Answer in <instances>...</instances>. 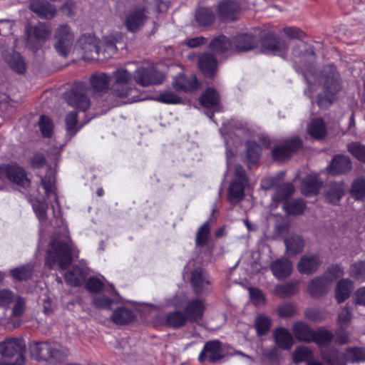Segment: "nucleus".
Here are the masks:
<instances>
[{"label": "nucleus", "instance_id": "f257e3e1", "mask_svg": "<svg viewBox=\"0 0 365 365\" xmlns=\"http://www.w3.org/2000/svg\"><path fill=\"white\" fill-rule=\"evenodd\" d=\"M73 251V245L71 240L64 242L58 239L51 241L46 252V266L53 269L58 264L60 269H66L72 261Z\"/></svg>", "mask_w": 365, "mask_h": 365}, {"label": "nucleus", "instance_id": "f03ea898", "mask_svg": "<svg viewBox=\"0 0 365 365\" xmlns=\"http://www.w3.org/2000/svg\"><path fill=\"white\" fill-rule=\"evenodd\" d=\"M319 83H322L325 94L324 96L322 94L318 95L317 104L319 108H326L331 104L334 95L341 88L339 74L336 68L332 66L325 67L322 76L319 79Z\"/></svg>", "mask_w": 365, "mask_h": 365}, {"label": "nucleus", "instance_id": "7ed1b4c3", "mask_svg": "<svg viewBox=\"0 0 365 365\" xmlns=\"http://www.w3.org/2000/svg\"><path fill=\"white\" fill-rule=\"evenodd\" d=\"M110 78V91L113 96L121 98H128L131 101H137L136 89L128 86L133 76L125 68H119L114 71Z\"/></svg>", "mask_w": 365, "mask_h": 365}, {"label": "nucleus", "instance_id": "20e7f679", "mask_svg": "<svg viewBox=\"0 0 365 365\" xmlns=\"http://www.w3.org/2000/svg\"><path fill=\"white\" fill-rule=\"evenodd\" d=\"M31 354L38 361L58 363L68 356V351L56 344L40 342L31 346Z\"/></svg>", "mask_w": 365, "mask_h": 365}, {"label": "nucleus", "instance_id": "39448f33", "mask_svg": "<svg viewBox=\"0 0 365 365\" xmlns=\"http://www.w3.org/2000/svg\"><path fill=\"white\" fill-rule=\"evenodd\" d=\"M26 344L22 339L9 338L0 343V354L5 359H14L7 365H23L25 359Z\"/></svg>", "mask_w": 365, "mask_h": 365}, {"label": "nucleus", "instance_id": "423d86ee", "mask_svg": "<svg viewBox=\"0 0 365 365\" xmlns=\"http://www.w3.org/2000/svg\"><path fill=\"white\" fill-rule=\"evenodd\" d=\"M247 183L248 180L245 170L241 165H236L235 179L231 182L227 192V199L231 204L235 205L244 198V191Z\"/></svg>", "mask_w": 365, "mask_h": 365}, {"label": "nucleus", "instance_id": "0eeeda50", "mask_svg": "<svg viewBox=\"0 0 365 365\" xmlns=\"http://www.w3.org/2000/svg\"><path fill=\"white\" fill-rule=\"evenodd\" d=\"M90 93L91 89L87 85L83 83H78L65 93V98L71 106L85 111L90 106L88 98Z\"/></svg>", "mask_w": 365, "mask_h": 365}, {"label": "nucleus", "instance_id": "6e6552de", "mask_svg": "<svg viewBox=\"0 0 365 365\" xmlns=\"http://www.w3.org/2000/svg\"><path fill=\"white\" fill-rule=\"evenodd\" d=\"M228 353L225 351L223 344L219 340H210L207 341L199 355L200 363H217L225 358Z\"/></svg>", "mask_w": 365, "mask_h": 365}, {"label": "nucleus", "instance_id": "1a4fd4ad", "mask_svg": "<svg viewBox=\"0 0 365 365\" xmlns=\"http://www.w3.org/2000/svg\"><path fill=\"white\" fill-rule=\"evenodd\" d=\"M55 40L56 50L59 54L65 56L73 45L74 34L68 25L63 24L57 29L55 34Z\"/></svg>", "mask_w": 365, "mask_h": 365}, {"label": "nucleus", "instance_id": "9d476101", "mask_svg": "<svg viewBox=\"0 0 365 365\" xmlns=\"http://www.w3.org/2000/svg\"><path fill=\"white\" fill-rule=\"evenodd\" d=\"M134 78L137 83L142 86H148L152 84H159L163 81V75L158 71L153 66L148 68H139L134 74Z\"/></svg>", "mask_w": 365, "mask_h": 365}, {"label": "nucleus", "instance_id": "9b49d317", "mask_svg": "<svg viewBox=\"0 0 365 365\" xmlns=\"http://www.w3.org/2000/svg\"><path fill=\"white\" fill-rule=\"evenodd\" d=\"M1 174H5L10 182L23 187H26L30 185V180L24 169L16 163L0 168V175Z\"/></svg>", "mask_w": 365, "mask_h": 365}, {"label": "nucleus", "instance_id": "f8f14e48", "mask_svg": "<svg viewBox=\"0 0 365 365\" xmlns=\"http://www.w3.org/2000/svg\"><path fill=\"white\" fill-rule=\"evenodd\" d=\"M78 43L83 53V58L86 60L96 58L101 51V47L98 46V39L94 35H82Z\"/></svg>", "mask_w": 365, "mask_h": 365}, {"label": "nucleus", "instance_id": "ddd939ff", "mask_svg": "<svg viewBox=\"0 0 365 365\" xmlns=\"http://www.w3.org/2000/svg\"><path fill=\"white\" fill-rule=\"evenodd\" d=\"M205 309V300L197 297L188 299L183 307L185 314L192 323L202 319Z\"/></svg>", "mask_w": 365, "mask_h": 365}, {"label": "nucleus", "instance_id": "4468645a", "mask_svg": "<svg viewBox=\"0 0 365 365\" xmlns=\"http://www.w3.org/2000/svg\"><path fill=\"white\" fill-rule=\"evenodd\" d=\"M301 146V139L298 137H294L286 141L284 145L275 147L272 151V158L278 161L287 160L290 158L292 153Z\"/></svg>", "mask_w": 365, "mask_h": 365}, {"label": "nucleus", "instance_id": "2eb2a0df", "mask_svg": "<svg viewBox=\"0 0 365 365\" xmlns=\"http://www.w3.org/2000/svg\"><path fill=\"white\" fill-rule=\"evenodd\" d=\"M262 47L265 52L284 58L287 45L284 40L272 35L267 36L262 41Z\"/></svg>", "mask_w": 365, "mask_h": 365}, {"label": "nucleus", "instance_id": "dca6fc26", "mask_svg": "<svg viewBox=\"0 0 365 365\" xmlns=\"http://www.w3.org/2000/svg\"><path fill=\"white\" fill-rule=\"evenodd\" d=\"M191 283L197 294H203L210 291L211 285L208 275L201 268L196 269L191 277Z\"/></svg>", "mask_w": 365, "mask_h": 365}, {"label": "nucleus", "instance_id": "f3484780", "mask_svg": "<svg viewBox=\"0 0 365 365\" xmlns=\"http://www.w3.org/2000/svg\"><path fill=\"white\" fill-rule=\"evenodd\" d=\"M50 34V30L44 24H38L35 26H30L26 29L28 43L34 48L48 38Z\"/></svg>", "mask_w": 365, "mask_h": 365}, {"label": "nucleus", "instance_id": "a211bd4d", "mask_svg": "<svg viewBox=\"0 0 365 365\" xmlns=\"http://www.w3.org/2000/svg\"><path fill=\"white\" fill-rule=\"evenodd\" d=\"M147 16L144 9H138L130 11L125 21L127 29L130 32H136L145 24Z\"/></svg>", "mask_w": 365, "mask_h": 365}, {"label": "nucleus", "instance_id": "6ab92c4d", "mask_svg": "<svg viewBox=\"0 0 365 365\" xmlns=\"http://www.w3.org/2000/svg\"><path fill=\"white\" fill-rule=\"evenodd\" d=\"M269 267L273 275L278 279L287 278L292 272V264L286 258H279L273 261Z\"/></svg>", "mask_w": 365, "mask_h": 365}, {"label": "nucleus", "instance_id": "aec40b11", "mask_svg": "<svg viewBox=\"0 0 365 365\" xmlns=\"http://www.w3.org/2000/svg\"><path fill=\"white\" fill-rule=\"evenodd\" d=\"M29 7L42 19H51L56 14L55 6L46 0H31Z\"/></svg>", "mask_w": 365, "mask_h": 365}, {"label": "nucleus", "instance_id": "412c9836", "mask_svg": "<svg viewBox=\"0 0 365 365\" xmlns=\"http://www.w3.org/2000/svg\"><path fill=\"white\" fill-rule=\"evenodd\" d=\"M320 261L317 255L308 254L300 258L297 267L301 274L309 275L317 270Z\"/></svg>", "mask_w": 365, "mask_h": 365}, {"label": "nucleus", "instance_id": "4be33fe9", "mask_svg": "<svg viewBox=\"0 0 365 365\" xmlns=\"http://www.w3.org/2000/svg\"><path fill=\"white\" fill-rule=\"evenodd\" d=\"M172 86L178 91L187 92L195 90L197 87V78L194 75L186 76L184 74H178L173 78Z\"/></svg>", "mask_w": 365, "mask_h": 365}, {"label": "nucleus", "instance_id": "5701e85b", "mask_svg": "<svg viewBox=\"0 0 365 365\" xmlns=\"http://www.w3.org/2000/svg\"><path fill=\"white\" fill-rule=\"evenodd\" d=\"M238 10V5L231 0L222 1L219 4L217 7L219 18L225 21H232L235 19Z\"/></svg>", "mask_w": 365, "mask_h": 365}, {"label": "nucleus", "instance_id": "b1692460", "mask_svg": "<svg viewBox=\"0 0 365 365\" xmlns=\"http://www.w3.org/2000/svg\"><path fill=\"white\" fill-rule=\"evenodd\" d=\"M257 41L250 34H240L234 38L232 49L239 52L248 51L255 48Z\"/></svg>", "mask_w": 365, "mask_h": 365}, {"label": "nucleus", "instance_id": "393cba45", "mask_svg": "<svg viewBox=\"0 0 365 365\" xmlns=\"http://www.w3.org/2000/svg\"><path fill=\"white\" fill-rule=\"evenodd\" d=\"M123 40V35L120 32L112 33L103 38L102 46L103 47L104 58H108L113 56L117 51L116 43Z\"/></svg>", "mask_w": 365, "mask_h": 365}, {"label": "nucleus", "instance_id": "a878e982", "mask_svg": "<svg viewBox=\"0 0 365 365\" xmlns=\"http://www.w3.org/2000/svg\"><path fill=\"white\" fill-rule=\"evenodd\" d=\"M328 169L329 173L334 175L345 173L351 169V163L349 157L338 155L334 158Z\"/></svg>", "mask_w": 365, "mask_h": 365}, {"label": "nucleus", "instance_id": "bb28decb", "mask_svg": "<svg viewBox=\"0 0 365 365\" xmlns=\"http://www.w3.org/2000/svg\"><path fill=\"white\" fill-rule=\"evenodd\" d=\"M330 285L329 281L322 276L311 280L307 289L311 296L318 297L327 293L330 289Z\"/></svg>", "mask_w": 365, "mask_h": 365}, {"label": "nucleus", "instance_id": "cd10ccee", "mask_svg": "<svg viewBox=\"0 0 365 365\" xmlns=\"http://www.w3.org/2000/svg\"><path fill=\"white\" fill-rule=\"evenodd\" d=\"M198 66L205 76L212 78L217 71V61L210 53L202 54L198 60Z\"/></svg>", "mask_w": 365, "mask_h": 365}, {"label": "nucleus", "instance_id": "c85d7f7f", "mask_svg": "<svg viewBox=\"0 0 365 365\" xmlns=\"http://www.w3.org/2000/svg\"><path fill=\"white\" fill-rule=\"evenodd\" d=\"M292 331L299 341L310 342L314 337V331L302 322H295L292 326Z\"/></svg>", "mask_w": 365, "mask_h": 365}, {"label": "nucleus", "instance_id": "c756f323", "mask_svg": "<svg viewBox=\"0 0 365 365\" xmlns=\"http://www.w3.org/2000/svg\"><path fill=\"white\" fill-rule=\"evenodd\" d=\"M274 339L277 346L284 350L290 349L294 344L292 335L285 328H279L275 330Z\"/></svg>", "mask_w": 365, "mask_h": 365}, {"label": "nucleus", "instance_id": "7c9ffc66", "mask_svg": "<svg viewBox=\"0 0 365 365\" xmlns=\"http://www.w3.org/2000/svg\"><path fill=\"white\" fill-rule=\"evenodd\" d=\"M353 289V283L349 279H342L337 283L335 290V297L339 304L346 300Z\"/></svg>", "mask_w": 365, "mask_h": 365}, {"label": "nucleus", "instance_id": "2f4dec72", "mask_svg": "<svg viewBox=\"0 0 365 365\" xmlns=\"http://www.w3.org/2000/svg\"><path fill=\"white\" fill-rule=\"evenodd\" d=\"M6 61L11 69L18 74H24L26 71V63L17 52H12L6 57Z\"/></svg>", "mask_w": 365, "mask_h": 365}, {"label": "nucleus", "instance_id": "473e14b6", "mask_svg": "<svg viewBox=\"0 0 365 365\" xmlns=\"http://www.w3.org/2000/svg\"><path fill=\"white\" fill-rule=\"evenodd\" d=\"M200 101L203 107L215 110L217 109L220 103V97L215 89L207 88L202 94Z\"/></svg>", "mask_w": 365, "mask_h": 365}, {"label": "nucleus", "instance_id": "72a5a7b5", "mask_svg": "<svg viewBox=\"0 0 365 365\" xmlns=\"http://www.w3.org/2000/svg\"><path fill=\"white\" fill-rule=\"evenodd\" d=\"M90 83L93 89L98 91H107L110 89L111 82L110 76L105 73H97L90 78Z\"/></svg>", "mask_w": 365, "mask_h": 365}, {"label": "nucleus", "instance_id": "f704fd0d", "mask_svg": "<svg viewBox=\"0 0 365 365\" xmlns=\"http://www.w3.org/2000/svg\"><path fill=\"white\" fill-rule=\"evenodd\" d=\"M322 186V182L317 175H309L305 178L302 185V192L307 196L317 194Z\"/></svg>", "mask_w": 365, "mask_h": 365}, {"label": "nucleus", "instance_id": "c9c22d12", "mask_svg": "<svg viewBox=\"0 0 365 365\" xmlns=\"http://www.w3.org/2000/svg\"><path fill=\"white\" fill-rule=\"evenodd\" d=\"M345 361L351 364L365 362V348L351 347L347 349L343 354Z\"/></svg>", "mask_w": 365, "mask_h": 365}, {"label": "nucleus", "instance_id": "e433bc0d", "mask_svg": "<svg viewBox=\"0 0 365 365\" xmlns=\"http://www.w3.org/2000/svg\"><path fill=\"white\" fill-rule=\"evenodd\" d=\"M308 134L314 139H322L326 135V127L324 121L320 118L313 119L308 124Z\"/></svg>", "mask_w": 365, "mask_h": 365}, {"label": "nucleus", "instance_id": "4c0bfd02", "mask_svg": "<svg viewBox=\"0 0 365 365\" xmlns=\"http://www.w3.org/2000/svg\"><path fill=\"white\" fill-rule=\"evenodd\" d=\"M286 250L289 255L301 252L304 247L303 239L298 235H291L284 240Z\"/></svg>", "mask_w": 365, "mask_h": 365}, {"label": "nucleus", "instance_id": "58836bf2", "mask_svg": "<svg viewBox=\"0 0 365 365\" xmlns=\"http://www.w3.org/2000/svg\"><path fill=\"white\" fill-rule=\"evenodd\" d=\"M345 185L343 182H331L326 194L327 200L331 203H336L344 194Z\"/></svg>", "mask_w": 365, "mask_h": 365}, {"label": "nucleus", "instance_id": "ea45409f", "mask_svg": "<svg viewBox=\"0 0 365 365\" xmlns=\"http://www.w3.org/2000/svg\"><path fill=\"white\" fill-rule=\"evenodd\" d=\"M86 278V272L81 267L76 266L68 271L65 274L66 282L71 286H79Z\"/></svg>", "mask_w": 365, "mask_h": 365}, {"label": "nucleus", "instance_id": "a19ab883", "mask_svg": "<svg viewBox=\"0 0 365 365\" xmlns=\"http://www.w3.org/2000/svg\"><path fill=\"white\" fill-rule=\"evenodd\" d=\"M56 178L54 172L52 170H49L46 176L41 179V185L45 190V192L47 196L53 195L54 200L58 203V197L56 193Z\"/></svg>", "mask_w": 365, "mask_h": 365}, {"label": "nucleus", "instance_id": "79ce46f5", "mask_svg": "<svg viewBox=\"0 0 365 365\" xmlns=\"http://www.w3.org/2000/svg\"><path fill=\"white\" fill-rule=\"evenodd\" d=\"M134 314L131 310L125 307L115 309L111 317L112 321L116 324H124L132 322Z\"/></svg>", "mask_w": 365, "mask_h": 365}, {"label": "nucleus", "instance_id": "37998d69", "mask_svg": "<svg viewBox=\"0 0 365 365\" xmlns=\"http://www.w3.org/2000/svg\"><path fill=\"white\" fill-rule=\"evenodd\" d=\"M195 19L199 26H208L215 21L213 11L208 8H200L195 14Z\"/></svg>", "mask_w": 365, "mask_h": 365}, {"label": "nucleus", "instance_id": "c03bdc74", "mask_svg": "<svg viewBox=\"0 0 365 365\" xmlns=\"http://www.w3.org/2000/svg\"><path fill=\"white\" fill-rule=\"evenodd\" d=\"M210 48L217 53L232 50V43L225 36L214 38L210 43Z\"/></svg>", "mask_w": 365, "mask_h": 365}, {"label": "nucleus", "instance_id": "a18cd8bd", "mask_svg": "<svg viewBox=\"0 0 365 365\" xmlns=\"http://www.w3.org/2000/svg\"><path fill=\"white\" fill-rule=\"evenodd\" d=\"M189 319L185 312L180 311H174L169 313L167 316V322L168 325L174 328H180L186 324Z\"/></svg>", "mask_w": 365, "mask_h": 365}, {"label": "nucleus", "instance_id": "49530a36", "mask_svg": "<svg viewBox=\"0 0 365 365\" xmlns=\"http://www.w3.org/2000/svg\"><path fill=\"white\" fill-rule=\"evenodd\" d=\"M210 237V227L208 222H205L199 227L196 233L195 245L197 247H205Z\"/></svg>", "mask_w": 365, "mask_h": 365}, {"label": "nucleus", "instance_id": "de8ad7c7", "mask_svg": "<svg viewBox=\"0 0 365 365\" xmlns=\"http://www.w3.org/2000/svg\"><path fill=\"white\" fill-rule=\"evenodd\" d=\"M299 282H289L284 284L277 285L274 293L280 297H287L293 295L297 290Z\"/></svg>", "mask_w": 365, "mask_h": 365}, {"label": "nucleus", "instance_id": "09e8293b", "mask_svg": "<svg viewBox=\"0 0 365 365\" xmlns=\"http://www.w3.org/2000/svg\"><path fill=\"white\" fill-rule=\"evenodd\" d=\"M33 273V267L30 264H26L16 267L10 270L11 275L14 279L19 281H26L29 279Z\"/></svg>", "mask_w": 365, "mask_h": 365}, {"label": "nucleus", "instance_id": "8fccbe9b", "mask_svg": "<svg viewBox=\"0 0 365 365\" xmlns=\"http://www.w3.org/2000/svg\"><path fill=\"white\" fill-rule=\"evenodd\" d=\"M350 193L357 200L365 197V177L359 178L353 182Z\"/></svg>", "mask_w": 365, "mask_h": 365}, {"label": "nucleus", "instance_id": "3c124183", "mask_svg": "<svg viewBox=\"0 0 365 365\" xmlns=\"http://www.w3.org/2000/svg\"><path fill=\"white\" fill-rule=\"evenodd\" d=\"M294 192V187L290 183H284L278 186L275 193L272 195V200L275 202H281L287 199Z\"/></svg>", "mask_w": 365, "mask_h": 365}, {"label": "nucleus", "instance_id": "603ef678", "mask_svg": "<svg viewBox=\"0 0 365 365\" xmlns=\"http://www.w3.org/2000/svg\"><path fill=\"white\" fill-rule=\"evenodd\" d=\"M312 358L311 349L305 346L297 347L293 354V361L294 363L309 362Z\"/></svg>", "mask_w": 365, "mask_h": 365}, {"label": "nucleus", "instance_id": "864d4df0", "mask_svg": "<svg viewBox=\"0 0 365 365\" xmlns=\"http://www.w3.org/2000/svg\"><path fill=\"white\" fill-rule=\"evenodd\" d=\"M246 147V157L247 163L249 164L256 163L260 156L261 148L254 141H247Z\"/></svg>", "mask_w": 365, "mask_h": 365}, {"label": "nucleus", "instance_id": "5fc2aeb1", "mask_svg": "<svg viewBox=\"0 0 365 365\" xmlns=\"http://www.w3.org/2000/svg\"><path fill=\"white\" fill-rule=\"evenodd\" d=\"M284 209L289 215H298L304 212L305 204L302 200H292L284 204Z\"/></svg>", "mask_w": 365, "mask_h": 365}, {"label": "nucleus", "instance_id": "6e6d98bb", "mask_svg": "<svg viewBox=\"0 0 365 365\" xmlns=\"http://www.w3.org/2000/svg\"><path fill=\"white\" fill-rule=\"evenodd\" d=\"M349 274L358 281H365V262L359 261L352 264L349 269Z\"/></svg>", "mask_w": 365, "mask_h": 365}, {"label": "nucleus", "instance_id": "4d7b16f0", "mask_svg": "<svg viewBox=\"0 0 365 365\" xmlns=\"http://www.w3.org/2000/svg\"><path fill=\"white\" fill-rule=\"evenodd\" d=\"M66 126L67 135L73 137L78 131L77 127V113L76 111L70 112L66 118Z\"/></svg>", "mask_w": 365, "mask_h": 365}, {"label": "nucleus", "instance_id": "13d9d810", "mask_svg": "<svg viewBox=\"0 0 365 365\" xmlns=\"http://www.w3.org/2000/svg\"><path fill=\"white\" fill-rule=\"evenodd\" d=\"M38 125L44 137H50L51 135L53 129V123L49 117L41 115L38 121Z\"/></svg>", "mask_w": 365, "mask_h": 365}, {"label": "nucleus", "instance_id": "bf43d9fd", "mask_svg": "<svg viewBox=\"0 0 365 365\" xmlns=\"http://www.w3.org/2000/svg\"><path fill=\"white\" fill-rule=\"evenodd\" d=\"M351 312L346 305L341 310L338 315L337 324L339 329L341 330H344L351 322Z\"/></svg>", "mask_w": 365, "mask_h": 365}, {"label": "nucleus", "instance_id": "052dcab7", "mask_svg": "<svg viewBox=\"0 0 365 365\" xmlns=\"http://www.w3.org/2000/svg\"><path fill=\"white\" fill-rule=\"evenodd\" d=\"M333 339V334L330 331L326 329H319L314 331V337L312 341H314L319 345H324L331 341Z\"/></svg>", "mask_w": 365, "mask_h": 365}, {"label": "nucleus", "instance_id": "680f3d73", "mask_svg": "<svg viewBox=\"0 0 365 365\" xmlns=\"http://www.w3.org/2000/svg\"><path fill=\"white\" fill-rule=\"evenodd\" d=\"M255 326L259 335H264L269 329L270 320L266 316L259 315L255 319Z\"/></svg>", "mask_w": 365, "mask_h": 365}, {"label": "nucleus", "instance_id": "e2e57ef3", "mask_svg": "<svg viewBox=\"0 0 365 365\" xmlns=\"http://www.w3.org/2000/svg\"><path fill=\"white\" fill-rule=\"evenodd\" d=\"M347 148L353 156L359 161L365 163V145L359 143H352L349 144Z\"/></svg>", "mask_w": 365, "mask_h": 365}, {"label": "nucleus", "instance_id": "0e129e2a", "mask_svg": "<svg viewBox=\"0 0 365 365\" xmlns=\"http://www.w3.org/2000/svg\"><path fill=\"white\" fill-rule=\"evenodd\" d=\"M156 101L167 104H178L181 102V98L173 91H165L158 95Z\"/></svg>", "mask_w": 365, "mask_h": 365}, {"label": "nucleus", "instance_id": "69168bd1", "mask_svg": "<svg viewBox=\"0 0 365 365\" xmlns=\"http://www.w3.org/2000/svg\"><path fill=\"white\" fill-rule=\"evenodd\" d=\"M343 275L344 270L340 266L331 265L327 269L323 276L329 281V283L331 284L335 279L342 277Z\"/></svg>", "mask_w": 365, "mask_h": 365}, {"label": "nucleus", "instance_id": "338daca9", "mask_svg": "<svg viewBox=\"0 0 365 365\" xmlns=\"http://www.w3.org/2000/svg\"><path fill=\"white\" fill-rule=\"evenodd\" d=\"M33 209L39 220L42 221L46 218L47 204L43 200H35L32 204Z\"/></svg>", "mask_w": 365, "mask_h": 365}, {"label": "nucleus", "instance_id": "774afa93", "mask_svg": "<svg viewBox=\"0 0 365 365\" xmlns=\"http://www.w3.org/2000/svg\"><path fill=\"white\" fill-rule=\"evenodd\" d=\"M14 304L12 309V316L14 317H20L21 316L26 308V300L24 298L19 296H14Z\"/></svg>", "mask_w": 365, "mask_h": 365}]
</instances>
